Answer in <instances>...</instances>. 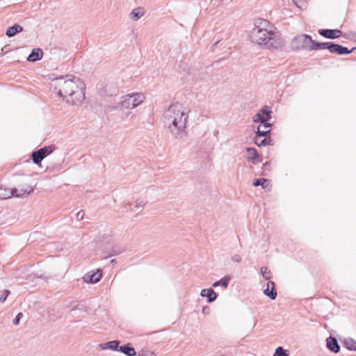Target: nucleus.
I'll return each mask as SVG.
<instances>
[{"instance_id":"nucleus-38","label":"nucleus","mask_w":356,"mask_h":356,"mask_svg":"<svg viewBox=\"0 0 356 356\" xmlns=\"http://www.w3.org/2000/svg\"><path fill=\"white\" fill-rule=\"evenodd\" d=\"M207 289H202L200 292V296L202 297H206Z\"/></svg>"},{"instance_id":"nucleus-16","label":"nucleus","mask_w":356,"mask_h":356,"mask_svg":"<svg viewBox=\"0 0 356 356\" xmlns=\"http://www.w3.org/2000/svg\"><path fill=\"white\" fill-rule=\"evenodd\" d=\"M327 348L332 352L337 353L340 351V346L337 339L334 337H329L327 339Z\"/></svg>"},{"instance_id":"nucleus-19","label":"nucleus","mask_w":356,"mask_h":356,"mask_svg":"<svg viewBox=\"0 0 356 356\" xmlns=\"http://www.w3.org/2000/svg\"><path fill=\"white\" fill-rule=\"evenodd\" d=\"M232 280V276L229 275H227L224 276L220 280L216 281L213 283V287L222 286L223 289H226L229 285L230 280Z\"/></svg>"},{"instance_id":"nucleus-29","label":"nucleus","mask_w":356,"mask_h":356,"mask_svg":"<svg viewBox=\"0 0 356 356\" xmlns=\"http://www.w3.org/2000/svg\"><path fill=\"white\" fill-rule=\"evenodd\" d=\"M23 316V314L22 312H19L17 314V316H15V318L13 319V323L15 325H17L19 324V321L20 319L22 318V317Z\"/></svg>"},{"instance_id":"nucleus-8","label":"nucleus","mask_w":356,"mask_h":356,"mask_svg":"<svg viewBox=\"0 0 356 356\" xmlns=\"http://www.w3.org/2000/svg\"><path fill=\"white\" fill-rule=\"evenodd\" d=\"M54 149L52 145L44 146L31 153V159L33 162L36 165H40L42 161L48 155L51 154Z\"/></svg>"},{"instance_id":"nucleus-22","label":"nucleus","mask_w":356,"mask_h":356,"mask_svg":"<svg viewBox=\"0 0 356 356\" xmlns=\"http://www.w3.org/2000/svg\"><path fill=\"white\" fill-rule=\"evenodd\" d=\"M268 180L264 178L256 179L254 180L253 186H261L264 189L268 188Z\"/></svg>"},{"instance_id":"nucleus-7","label":"nucleus","mask_w":356,"mask_h":356,"mask_svg":"<svg viewBox=\"0 0 356 356\" xmlns=\"http://www.w3.org/2000/svg\"><path fill=\"white\" fill-rule=\"evenodd\" d=\"M271 114L272 111L268 108V107L264 106L254 116L253 121L254 122H259L263 124L264 128L271 127L272 124L268 122L272 118Z\"/></svg>"},{"instance_id":"nucleus-14","label":"nucleus","mask_w":356,"mask_h":356,"mask_svg":"<svg viewBox=\"0 0 356 356\" xmlns=\"http://www.w3.org/2000/svg\"><path fill=\"white\" fill-rule=\"evenodd\" d=\"M264 293L265 296L270 298L271 300H275L277 296V293L275 289V284L273 281H268L266 284V289H264Z\"/></svg>"},{"instance_id":"nucleus-17","label":"nucleus","mask_w":356,"mask_h":356,"mask_svg":"<svg viewBox=\"0 0 356 356\" xmlns=\"http://www.w3.org/2000/svg\"><path fill=\"white\" fill-rule=\"evenodd\" d=\"M118 352L124 353L127 356H135L136 355L134 348L130 343L120 345Z\"/></svg>"},{"instance_id":"nucleus-6","label":"nucleus","mask_w":356,"mask_h":356,"mask_svg":"<svg viewBox=\"0 0 356 356\" xmlns=\"http://www.w3.org/2000/svg\"><path fill=\"white\" fill-rule=\"evenodd\" d=\"M144 99L143 95L140 93L128 94L122 97L120 104L124 108L133 109L140 105Z\"/></svg>"},{"instance_id":"nucleus-20","label":"nucleus","mask_w":356,"mask_h":356,"mask_svg":"<svg viewBox=\"0 0 356 356\" xmlns=\"http://www.w3.org/2000/svg\"><path fill=\"white\" fill-rule=\"evenodd\" d=\"M120 342L118 340L110 341L104 343H101L99 346L102 349H110L112 350L118 351L119 349Z\"/></svg>"},{"instance_id":"nucleus-30","label":"nucleus","mask_w":356,"mask_h":356,"mask_svg":"<svg viewBox=\"0 0 356 356\" xmlns=\"http://www.w3.org/2000/svg\"><path fill=\"white\" fill-rule=\"evenodd\" d=\"M308 0H293L294 4L298 7V8H302V4L305 2H307Z\"/></svg>"},{"instance_id":"nucleus-2","label":"nucleus","mask_w":356,"mask_h":356,"mask_svg":"<svg viewBox=\"0 0 356 356\" xmlns=\"http://www.w3.org/2000/svg\"><path fill=\"white\" fill-rule=\"evenodd\" d=\"M188 115L181 111L179 104H172L163 113V122L171 134L181 138L186 134Z\"/></svg>"},{"instance_id":"nucleus-33","label":"nucleus","mask_w":356,"mask_h":356,"mask_svg":"<svg viewBox=\"0 0 356 356\" xmlns=\"http://www.w3.org/2000/svg\"><path fill=\"white\" fill-rule=\"evenodd\" d=\"M145 203L143 200H137L136 201V207L140 208L143 207L145 206Z\"/></svg>"},{"instance_id":"nucleus-9","label":"nucleus","mask_w":356,"mask_h":356,"mask_svg":"<svg viewBox=\"0 0 356 356\" xmlns=\"http://www.w3.org/2000/svg\"><path fill=\"white\" fill-rule=\"evenodd\" d=\"M256 136L254 137V143L259 147L272 145V139L268 136V131H260L259 129L255 131Z\"/></svg>"},{"instance_id":"nucleus-4","label":"nucleus","mask_w":356,"mask_h":356,"mask_svg":"<svg viewBox=\"0 0 356 356\" xmlns=\"http://www.w3.org/2000/svg\"><path fill=\"white\" fill-rule=\"evenodd\" d=\"M32 186H28L25 188H13L9 190L7 188L0 186V200H6L10 198L12 196L17 197H26L33 191Z\"/></svg>"},{"instance_id":"nucleus-5","label":"nucleus","mask_w":356,"mask_h":356,"mask_svg":"<svg viewBox=\"0 0 356 356\" xmlns=\"http://www.w3.org/2000/svg\"><path fill=\"white\" fill-rule=\"evenodd\" d=\"M312 38L307 34H299L295 36L291 40V47L294 50L312 51Z\"/></svg>"},{"instance_id":"nucleus-39","label":"nucleus","mask_w":356,"mask_h":356,"mask_svg":"<svg viewBox=\"0 0 356 356\" xmlns=\"http://www.w3.org/2000/svg\"><path fill=\"white\" fill-rule=\"evenodd\" d=\"M116 263H117V260H116V259H112V260L111 261V264L112 265H114V264H115Z\"/></svg>"},{"instance_id":"nucleus-41","label":"nucleus","mask_w":356,"mask_h":356,"mask_svg":"<svg viewBox=\"0 0 356 356\" xmlns=\"http://www.w3.org/2000/svg\"><path fill=\"white\" fill-rule=\"evenodd\" d=\"M218 41L214 43V45H216L218 44Z\"/></svg>"},{"instance_id":"nucleus-34","label":"nucleus","mask_w":356,"mask_h":356,"mask_svg":"<svg viewBox=\"0 0 356 356\" xmlns=\"http://www.w3.org/2000/svg\"><path fill=\"white\" fill-rule=\"evenodd\" d=\"M84 212L83 211H79L76 213V218L78 220H82L83 218Z\"/></svg>"},{"instance_id":"nucleus-10","label":"nucleus","mask_w":356,"mask_h":356,"mask_svg":"<svg viewBox=\"0 0 356 356\" xmlns=\"http://www.w3.org/2000/svg\"><path fill=\"white\" fill-rule=\"evenodd\" d=\"M330 52L332 54H336L338 55H346L353 53L356 47H353L351 49H348L347 47H343L341 44L334 43L333 42H331L330 46Z\"/></svg>"},{"instance_id":"nucleus-35","label":"nucleus","mask_w":356,"mask_h":356,"mask_svg":"<svg viewBox=\"0 0 356 356\" xmlns=\"http://www.w3.org/2000/svg\"><path fill=\"white\" fill-rule=\"evenodd\" d=\"M138 356H155L153 353H149L147 351L143 352L142 353H139Z\"/></svg>"},{"instance_id":"nucleus-28","label":"nucleus","mask_w":356,"mask_h":356,"mask_svg":"<svg viewBox=\"0 0 356 356\" xmlns=\"http://www.w3.org/2000/svg\"><path fill=\"white\" fill-rule=\"evenodd\" d=\"M10 294V291L8 289H6L3 291L2 294L0 296V302H4L8 298V296Z\"/></svg>"},{"instance_id":"nucleus-24","label":"nucleus","mask_w":356,"mask_h":356,"mask_svg":"<svg viewBox=\"0 0 356 356\" xmlns=\"http://www.w3.org/2000/svg\"><path fill=\"white\" fill-rule=\"evenodd\" d=\"M143 15L144 13L141 10V8L140 7L134 9L130 14L132 19H134L135 21L139 19L141 17L143 16Z\"/></svg>"},{"instance_id":"nucleus-32","label":"nucleus","mask_w":356,"mask_h":356,"mask_svg":"<svg viewBox=\"0 0 356 356\" xmlns=\"http://www.w3.org/2000/svg\"><path fill=\"white\" fill-rule=\"evenodd\" d=\"M257 129H259L260 131H268V136H270V127L264 128L263 127V124H261V125L258 126Z\"/></svg>"},{"instance_id":"nucleus-12","label":"nucleus","mask_w":356,"mask_h":356,"mask_svg":"<svg viewBox=\"0 0 356 356\" xmlns=\"http://www.w3.org/2000/svg\"><path fill=\"white\" fill-rule=\"evenodd\" d=\"M318 33L325 38L334 40L340 37L342 31L339 29H322L318 30Z\"/></svg>"},{"instance_id":"nucleus-27","label":"nucleus","mask_w":356,"mask_h":356,"mask_svg":"<svg viewBox=\"0 0 356 356\" xmlns=\"http://www.w3.org/2000/svg\"><path fill=\"white\" fill-rule=\"evenodd\" d=\"M273 356H289L288 351L282 346H279L275 349Z\"/></svg>"},{"instance_id":"nucleus-36","label":"nucleus","mask_w":356,"mask_h":356,"mask_svg":"<svg viewBox=\"0 0 356 356\" xmlns=\"http://www.w3.org/2000/svg\"><path fill=\"white\" fill-rule=\"evenodd\" d=\"M83 309V305L82 304H78L76 305H75L72 309V311H74L75 309Z\"/></svg>"},{"instance_id":"nucleus-25","label":"nucleus","mask_w":356,"mask_h":356,"mask_svg":"<svg viewBox=\"0 0 356 356\" xmlns=\"http://www.w3.org/2000/svg\"><path fill=\"white\" fill-rule=\"evenodd\" d=\"M344 345L348 350H356V341L352 339H346Z\"/></svg>"},{"instance_id":"nucleus-3","label":"nucleus","mask_w":356,"mask_h":356,"mask_svg":"<svg viewBox=\"0 0 356 356\" xmlns=\"http://www.w3.org/2000/svg\"><path fill=\"white\" fill-rule=\"evenodd\" d=\"M268 25L267 20L259 19L250 31L251 41L266 49H277L282 47V39L275 32L267 29Z\"/></svg>"},{"instance_id":"nucleus-15","label":"nucleus","mask_w":356,"mask_h":356,"mask_svg":"<svg viewBox=\"0 0 356 356\" xmlns=\"http://www.w3.org/2000/svg\"><path fill=\"white\" fill-rule=\"evenodd\" d=\"M43 51L40 48H34L27 57V60L31 63H35L42 59Z\"/></svg>"},{"instance_id":"nucleus-18","label":"nucleus","mask_w":356,"mask_h":356,"mask_svg":"<svg viewBox=\"0 0 356 356\" xmlns=\"http://www.w3.org/2000/svg\"><path fill=\"white\" fill-rule=\"evenodd\" d=\"M332 42H316L313 40V43H312V51H318L322 49H328L330 51V46Z\"/></svg>"},{"instance_id":"nucleus-1","label":"nucleus","mask_w":356,"mask_h":356,"mask_svg":"<svg viewBox=\"0 0 356 356\" xmlns=\"http://www.w3.org/2000/svg\"><path fill=\"white\" fill-rule=\"evenodd\" d=\"M51 89L57 95L72 105L85 99V88L79 78L71 74L54 78L50 83Z\"/></svg>"},{"instance_id":"nucleus-13","label":"nucleus","mask_w":356,"mask_h":356,"mask_svg":"<svg viewBox=\"0 0 356 356\" xmlns=\"http://www.w3.org/2000/svg\"><path fill=\"white\" fill-rule=\"evenodd\" d=\"M246 152L248 154L247 160L252 162L253 164H257L261 162L262 159L261 156L258 154L257 149L254 147H247Z\"/></svg>"},{"instance_id":"nucleus-40","label":"nucleus","mask_w":356,"mask_h":356,"mask_svg":"<svg viewBox=\"0 0 356 356\" xmlns=\"http://www.w3.org/2000/svg\"><path fill=\"white\" fill-rule=\"evenodd\" d=\"M268 162H266V163H264V167H268Z\"/></svg>"},{"instance_id":"nucleus-26","label":"nucleus","mask_w":356,"mask_h":356,"mask_svg":"<svg viewBox=\"0 0 356 356\" xmlns=\"http://www.w3.org/2000/svg\"><path fill=\"white\" fill-rule=\"evenodd\" d=\"M261 274L266 280L270 281L271 273L267 267L263 266L261 268Z\"/></svg>"},{"instance_id":"nucleus-31","label":"nucleus","mask_w":356,"mask_h":356,"mask_svg":"<svg viewBox=\"0 0 356 356\" xmlns=\"http://www.w3.org/2000/svg\"><path fill=\"white\" fill-rule=\"evenodd\" d=\"M232 261L236 263H241L242 261V259L240 255L238 254H234L231 258Z\"/></svg>"},{"instance_id":"nucleus-11","label":"nucleus","mask_w":356,"mask_h":356,"mask_svg":"<svg viewBox=\"0 0 356 356\" xmlns=\"http://www.w3.org/2000/svg\"><path fill=\"white\" fill-rule=\"evenodd\" d=\"M102 277V272L97 269L95 272L90 271L87 273L83 277L85 282L90 284H95L98 282Z\"/></svg>"},{"instance_id":"nucleus-37","label":"nucleus","mask_w":356,"mask_h":356,"mask_svg":"<svg viewBox=\"0 0 356 356\" xmlns=\"http://www.w3.org/2000/svg\"><path fill=\"white\" fill-rule=\"evenodd\" d=\"M209 308L207 307H203L202 309V313L204 314H208L209 313Z\"/></svg>"},{"instance_id":"nucleus-21","label":"nucleus","mask_w":356,"mask_h":356,"mask_svg":"<svg viewBox=\"0 0 356 356\" xmlns=\"http://www.w3.org/2000/svg\"><path fill=\"white\" fill-rule=\"evenodd\" d=\"M23 31V27L17 24H14L13 26H10L6 32V35L10 38V37H13L14 35H15L17 33H20Z\"/></svg>"},{"instance_id":"nucleus-23","label":"nucleus","mask_w":356,"mask_h":356,"mask_svg":"<svg viewBox=\"0 0 356 356\" xmlns=\"http://www.w3.org/2000/svg\"><path fill=\"white\" fill-rule=\"evenodd\" d=\"M206 297L207 298V302L210 303L216 300L218 295L212 288H209L207 289Z\"/></svg>"}]
</instances>
